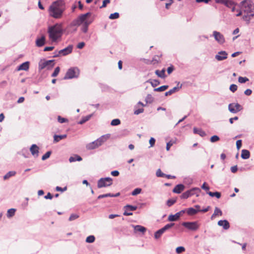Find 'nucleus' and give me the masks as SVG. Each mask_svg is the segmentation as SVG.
Instances as JSON below:
<instances>
[{
	"instance_id": "f257e3e1",
	"label": "nucleus",
	"mask_w": 254,
	"mask_h": 254,
	"mask_svg": "<svg viewBox=\"0 0 254 254\" xmlns=\"http://www.w3.org/2000/svg\"><path fill=\"white\" fill-rule=\"evenodd\" d=\"M65 10L64 2L62 0H58L53 2L50 5L48 12L50 16L55 19H60L62 17Z\"/></svg>"
},
{
	"instance_id": "f03ea898",
	"label": "nucleus",
	"mask_w": 254,
	"mask_h": 254,
	"mask_svg": "<svg viewBox=\"0 0 254 254\" xmlns=\"http://www.w3.org/2000/svg\"><path fill=\"white\" fill-rule=\"evenodd\" d=\"M91 15V13L90 12L79 15L76 19L71 22L70 26H77L82 25L81 31L83 33H86L88 30L89 25L92 22V20L88 18Z\"/></svg>"
},
{
	"instance_id": "7ed1b4c3",
	"label": "nucleus",
	"mask_w": 254,
	"mask_h": 254,
	"mask_svg": "<svg viewBox=\"0 0 254 254\" xmlns=\"http://www.w3.org/2000/svg\"><path fill=\"white\" fill-rule=\"evenodd\" d=\"M48 33L49 38L53 42L57 41L62 35V25L61 24L56 23L54 25L49 26Z\"/></svg>"
},
{
	"instance_id": "20e7f679",
	"label": "nucleus",
	"mask_w": 254,
	"mask_h": 254,
	"mask_svg": "<svg viewBox=\"0 0 254 254\" xmlns=\"http://www.w3.org/2000/svg\"><path fill=\"white\" fill-rule=\"evenodd\" d=\"M241 9L246 14L254 16V4L251 0H245L241 2Z\"/></svg>"
},
{
	"instance_id": "39448f33",
	"label": "nucleus",
	"mask_w": 254,
	"mask_h": 254,
	"mask_svg": "<svg viewBox=\"0 0 254 254\" xmlns=\"http://www.w3.org/2000/svg\"><path fill=\"white\" fill-rule=\"evenodd\" d=\"M79 69L77 67H70L66 71L64 79H69L76 78L79 76Z\"/></svg>"
},
{
	"instance_id": "423d86ee",
	"label": "nucleus",
	"mask_w": 254,
	"mask_h": 254,
	"mask_svg": "<svg viewBox=\"0 0 254 254\" xmlns=\"http://www.w3.org/2000/svg\"><path fill=\"white\" fill-rule=\"evenodd\" d=\"M113 184V179L110 177L100 178L97 182V187L99 189L108 187Z\"/></svg>"
},
{
	"instance_id": "0eeeda50",
	"label": "nucleus",
	"mask_w": 254,
	"mask_h": 254,
	"mask_svg": "<svg viewBox=\"0 0 254 254\" xmlns=\"http://www.w3.org/2000/svg\"><path fill=\"white\" fill-rule=\"evenodd\" d=\"M201 192V190L198 188H193L191 189L188 190L184 193L181 195V198L187 199L189 197L196 195V196L199 195V193Z\"/></svg>"
},
{
	"instance_id": "6e6552de",
	"label": "nucleus",
	"mask_w": 254,
	"mask_h": 254,
	"mask_svg": "<svg viewBox=\"0 0 254 254\" xmlns=\"http://www.w3.org/2000/svg\"><path fill=\"white\" fill-rule=\"evenodd\" d=\"M54 64V60H53L48 61L43 60L39 63V69L41 70L45 68H47V69H50L53 67Z\"/></svg>"
},
{
	"instance_id": "1a4fd4ad",
	"label": "nucleus",
	"mask_w": 254,
	"mask_h": 254,
	"mask_svg": "<svg viewBox=\"0 0 254 254\" xmlns=\"http://www.w3.org/2000/svg\"><path fill=\"white\" fill-rule=\"evenodd\" d=\"M73 50V46L72 45H68L65 48L58 51V55L53 56L54 58L60 57L61 56H65L70 54Z\"/></svg>"
},
{
	"instance_id": "9d476101",
	"label": "nucleus",
	"mask_w": 254,
	"mask_h": 254,
	"mask_svg": "<svg viewBox=\"0 0 254 254\" xmlns=\"http://www.w3.org/2000/svg\"><path fill=\"white\" fill-rule=\"evenodd\" d=\"M182 225L191 231H196L199 228V225L197 222H183Z\"/></svg>"
},
{
	"instance_id": "9b49d317",
	"label": "nucleus",
	"mask_w": 254,
	"mask_h": 254,
	"mask_svg": "<svg viewBox=\"0 0 254 254\" xmlns=\"http://www.w3.org/2000/svg\"><path fill=\"white\" fill-rule=\"evenodd\" d=\"M243 107L238 103H230L228 105L229 111L233 114H236L243 110Z\"/></svg>"
},
{
	"instance_id": "f8f14e48",
	"label": "nucleus",
	"mask_w": 254,
	"mask_h": 254,
	"mask_svg": "<svg viewBox=\"0 0 254 254\" xmlns=\"http://www.w3.org/2000/svg\"><path fill=\"white\" fill-rule=\"evenodd\" d=\"M213 36L215 40L220 44H223L225 42L224 36L219 32L214 31L213 32Z\"/></svg>"
},
{
	"instance_id": "ddd939ff",
	"label": "nucleus",
	"mask_w": 254,
	"mask_h": 254,
	"mask_svg": "<svg viewBox=\"0 0 254 254\" xmlns=\"http://www.w3.org/2000/svg\"><path fill=\"white\" fill-rule=\"evenodd\" d=\"M137 208L136 206H133L131 205L127 204L124 206L125 211L123 213L125 216H130L133 214L132 212L129 211H132L136 210Z\"/></svg>"
},
{
	"instance_id": "4468645a",
	"label": "nucleus",
	"mask_w": 254,
	"mask_h": 254,
	"mask_svg": "<svg viewBox=\"0 0 254 254\" xmlns=\"http://www.w3.org/2000/svg\"><path fill=\"white\" fill-rule=\"evenodd\" d=\"M186 212V210H182L177 213H176L174 215H170L168 217V220L169 221H175L179 219L180 216L184 213Z\"/></svg>"
},
{
	"instance_id": "2eb2a0df",
	"label": "nucleus",
	"mask_w": 254,
	"mask_h": 254,
	"mask_svg": "<svg viewBox=\"0 0 254 254\" xmlns=\"http://www.w3.org/2000/svg\"><path fill=\"white\" fill-rule=\"evenodd\" d=\"M228 53L224 51H221L215 55V58L218 61H223L227 58Z\"/></svg>"
},
{
	"instance_id": "dca6fc26",
	"label": "nucleus",
	"mask_w": 254,
	"mask_h": 254,
	"mask_svg": "<svg viewBox=\"0 0 254 254\" xmlns=\"http://www.w3.org/2000/svg\"><path fill=\"white\" fill-rule=\"evenodd\" d=\"M36 45L38 47H41L45 44L46 37L44 35H42L40 37H37L36 40Z\"/></svg>"
},
{
	"instance_id": "f3484780",
	"label": "nucleus",
	"mask_w": 254,
	"mask_h": 254,
	"mask_svg": "<svg viewBox=\"0 0 254 254\" xmlns=\"http://www.w3.org/2000/svg\"><path fill=\"white\" fill-rule=\"evenodd\" d=\"M39 147L35 144H32L30 148V151L32 155L35 157L38 156L39 152Z\"/></svg>"
},
{
	"instance_id": "a211bd4d",
	"label": "nucleus",
	"mask_w": 254,
	"mask_h": 254,
	"mask_svg": "<svg viewBox=\"0 0 254 254\" xmlns=\"http://www.w3.org/2000/svg\"><path fill=\"white\" fill-rule=\"evenodd\" d=\"M110 134H106L102 135L101 137L97 139L98 142V145L101 146L104 142H105L110 137Z\"/></svg>"
},
{
	"instance_id": "6ab92c4d",
	"label": "nucleus",
	"mask_w": 254,
	"mask_h": 254,
	"mask_svg": "<svg viewBox=\"0 0 254 254\" xmlns=\"http://www.w3.org/2000/svg\"><path fill=\"white\" fill-rule=\"evenodd\" d=\"M182 84H180V82L178 83L177 86L174 87L172 89H170L169 91L166 92L165 94L166 96H168L169 95H171L176 92L178 91L180 89L182 88Z\"/></svg>"
},
{
	"instance_id": "aec40b11",
	"label": "nucleus",
	"mask_w": 254,
	"mask_h": 254,
	"mask_svg": "<svg viewBox=\"0 0 254 254\" xmlns=\"http://www.w3.org/2000/svg\"><path fill=\"white\" fill-rule=\"evenodd\" d=\"M29 64L30 63L29 62H25L21 64H20L17 67V70H25L27 71L29 68Z\"/></svg>"
},
{
	"instance_id": "412c9836",
	"label": "nucleus",
	"mask_w": 254,
	"mask_h": 254,
	"mask_svg": "<svg viewBox=\"0 0 254 254\" xmlns=\"http://www.w3.org/2000/svg\"><path fill=\"white\" fill-rule=\"evenodd\" d=\"M99 146H100L98 145V142L97 140L96 139V140H95L92 142L88 143L86 145V148L88 150H93V149H96V148L99 147Z\"/></svg>"
},
{
	"instance_id": "4be33fe9",
	"label": "nucleus",
	"mask_w": 254,
	"mask_h": 254,
	"mask_svg": "<svg viewBox=\"0 0 254 254\" xmlns=\"http://www.w3.org/2000/svg\"><path fill=\"white\" fill-rule=\"evenodd\" d=\"M218 225L222 226L224 229L228 230L230 228V224L226 220H221L218 222Z\"/></svg>"
},
{
	"instance_id": "5701e85b",
	"label": "nucleus",
	"mask_w": 254,
	"mask_h": 254,
	"mask_svg": "<svg viewBox=\"0 0 254 254\" xmlns=\"http://www.w3.org/2000/svg\"><path fill=\"white\" fill-rule=\"evenodd\" d=\"M185 189V186L183 184H178L174 188L173 191L176 193H180Z\"/></svg>"
},
{
	"instance_id": "b1692460",
	"label": "nucleus",
	"mask_w": 254,
	"mask_h": 254,
	"mask_svg": "<svg viewBox=\"0 0 254 254\" xmlns=\"http://www.w3.org/2000/svg\"><path fill=\"white\" fill-rule=\"evenodd\" d=\"M133 228L135 232H139L144 234L146 231V228L141 225L133 226Z\"/></svg>"
},
{
	"instance_id": "393cba45",
	"label": "nucleus",
	"mask_w": 254,
	"mask_h": 254,
	"mask_svg": "<svg viewBox=\"0 0 254 254\" xmlns=\"http://www.w3.org/2000/svg\"><path fill=\"white\" fill-rule=\"evenodd\" d=\"M66 136H67V135L66 134H62V135L55 134L54 136V142L57 143L59 141H60L61 140L66 138Z\"/></svg>"
},
{
	"instance_id": "a878e982",
	"label": "nucleus",
	"mask_w": 254,
	"mask_h": 254,
	"mask_svg": "<svg viewBox=\"0 0 254 254\" xmlns=\"http://www.w3.org/2000/svg\"><path fill=\"white\" fill-rule=\"evenodd\" d=\"M250 157V152L248 150L243 149L241 153V157L243 159H249Z\"/></svg>"
},
{
	"instance_id": "bb28decb",
	"label": "nucleus",
	"mask_w": 254,
	"mask_h": 254,
	"mask_svg": "<svg viewBox=\"0 0 254 254\" xmlns=\"http://www.w3.org/2000/svg\"><path fill=\"white\" fill-rule=\"evenodd\" d=\"M193 132L195 134H198L200 136L203 137L206 135V133L205 131H204L203 130L200 128H197L196 127H194L193 129Z\"/></svg>"
},
{
	"instance_id": "cd10ccee",
	"label": "nucleus",
	"mask_w": 254,
	"mask_h": 254,
	"mask_svg": "<svg viewBox=\"0 0 254 254\" xmlns=\"http://www.w3.org/2000/svg\"><path fill=\"white\" fill-rule=\"evenodd\" d=\"M82 160V158L78 155L75 154L74 156H71L69 158V161L70 163L75 161H81Z\"/></svg>"
},
{
	"instance_id": "c85d7f7f",
	"label": "nucleus",
	"mask_w": 254,
	"mask_h": 254,
	"mask_svg": "<svg viewBox=\"0 0 254 254\" xmlns=\"http://www.w3.org/2000/svg\"><path fill=\"white\" fill-rule=\"evenodd\" d=\"M185 210L186 212H187L189 215H194L198 213V210H195V209L193 207H190Z\"/></svg>"
},
{
	"instance_id": "c756f323",
	"label": "nucleus",
	"mask_w": 254,
	"mask_h": 254,
	"mask_svg": "<svg viewBox=\"0 0 254 254\" xmlns=\"http://www.w3.org/2000/svg\"><path fill=\"white\" fill-rule=\"evenodd\" d=\"M165 69H162L161 70H156L155 72V74L159 77L164 78L165 77Z\"/></svg>"
},
{
	"instance_id": "7c9ffc66",
	"label": "nucleus",
	"mask_w": 254,
	"mask_h": 254,
	"mask_svg": "<svg viewBox=\"0 0 254 254\" xmlns=\"http://www.w3.org/2000/svg\"><path fill=\"white\" fill-rule=\"evenodd\" d=\"M92 116V114L89 115L85 117H84L82 118V119L78 123L79 125H82L88 120L90 119L91 117Z\"/></svg>"
},
{
	"instance_id": "2f4dec72",
	"label": "nucleus",
	"mask_w": 254,
	"mask_h": 254,
	"mask_svg": "<svg viewBox=\"0 0 254 254\" xmlns=\"http://www.w3.org/2000/svg\"><path fill=\"white\" fill-rule=\"evenodd\" d=\"M207 193L211 197H216L217 198H219L221 197V193L218 191L211 192L208 191Z\"/></svg>"
},
{
	"instance_id": "473e14b6",
	"label": "nucleus",
	"mask_w": 254,
	"mask_h": 254,
	"mask_svg": "<svg viewBox=\"0 0 254 254\" xmlns=\"http://www.w3.org/2000/svg\"><path fill=\"white\" fill-rule=\"evenodd\" d=\"M147 82L150 83L151 84L152 86L153 87H156L157 85H158L160 83V81L158 80H156V79H154V80L149 79L147 81Z\"/></svg>"
},
{
	"instance_id": "72a5a7b5",
	"label": "nucleus",
	"mask_w": 254,
	"mask_h": 254,
	"mask_svg": "<svg viewBox=\"0 0 254 254\" xmlns=\"http://www.w3.org/2000/svg\"><path fill=\"white\" fill-rule=\"evenodd\" d=\"M16 174L15 171H9L8 173H7L4 176H3V179L4 180H7L9 178L15 176Z\"/></svg>"
},
{
	"instance_id": "f704fd0d",
	"label": "nucleus",
	"mask_w": 254,
	"mask_h": 254,
	"mask_svg": "<svg viewBox=\"0 0 254 254\" xmlns=\"http://www.w3.org/2000/svg\"><path fill=\"white\" fill-rule=\"evenodd\" d=\"M164 232L163 231V230H162V229L161 228L160 229L157 230L156 232H155V233H154V238L155 239H159L162 235L164 233Z\"/></svg>"
},
{
	"instance_id": "c9c22d12",
	"label": "nucleus",
	"mask_w": 254,
	"mask_h": 254,
	"mask_svg": "<svg viewBox=\"0 0 254 254\" xmlns=\"http://www.w3.org/2000/svg\"><path fill=\"white\" fill-rule=\"evenodd\" d=\"M254 16H250V14H247L246 15H244L242 18L243 19L247 22V24H249L250 22V20Z\"/></svg>"
},
{
	"instance_id": "e433bc0d",
	"label": "nucleus",
	"mask_w": 254,
	"mask_h": 254,
	"mask_svg": "<svg viewBox=\"0 0 254 254\" xmlns=\"http://www.w3.org/2000/svg\"><path fill=\"white\" fill-rule=\"evenodd\" d=\"M16 211V209L14 208H10L8 210L7 212V217L8 218H10L14 216L15 212Z\"/></svg>"
},
{
	"instance_id": "4c0bfd02",
	"label": "nucleus",
	"mask_w": 254,
	"mask_h": 254,
	"mask_svg": "<svg viewBox=\"0 0 254 254\" xmlns=\"http://www.w3.org/2000/svg\"><path fill=\"white\" fill-rule=\"evenodd\" d=\"M169 86L168 85H163L162 86H160L159 87L155 88L154 89V91H157V92H162L166 90L167 89H168Z\"/></svg>"
},
{
	"instance_id": "58836bf2",
	"label": "nucleus",
	"mask_w": 254,
	"mask_h": 254,
	"mask_svg": "<svg viewBox=\"0 0 254 254\" xmlns=\"http://www.w3.org/2000/svg\"><path fill=\"white\" fill-rule=\"evenodd\" d=\"M175 225L174 223H171L166 224L165 226H164L163 228H162V230L164 232H165L167 230L169 229L170 228H172L173 226H174Z\"/></svg>"
},
{
	"instance_id": "ea45409f",
	"label": "nucleus",
	"mask_w": 254,
	"mask_h": 254,
	"mask_svg": "<svg viewBox=\"0 0 254 254\" xmlns=\"http://www.w3.org/2000/svg\"><path fill=\"white\" fill-rule=\"evenodd\" d=\"M95 238L93 235L88 236L86 239V242L88 243H92L95 241Z\"/></svg>"
},
{
	"instance_id": "a19ab883",
	"label": "nucleus",
	"mask_w": 254,
	"mask_h": 254,
	"mask_svg": "<svg viewBox=\"0 0 254 254\" xmlns=\"http://www.w3.org/2000/svg\"><path fill=\"white\" fill-rule=\"evenodd\" d=\"M153 100L154 99L151 94H148L145 98V101L147 103H151Z\"/></svg>"
},
{
	"instance_id": "79ce46f5",
	"label": "nucleus",
	"mask_w": 254,
	"mask_h": 254,
	"mask_svg": "<svg viewBox=\"0 0 254 254\" xmlns=\"http://www.w3.org/2000/svg\"><path fill=\"white\" fill-rule=\"evenodd\" d=\"M121 124V121L118 119H115L111 121V125L112 126H118Z\"/></svg>"
},
{
	"instance_id": "37998d69",
	"label": "nucleus",
	"mask_w": 254,
	"mask_h": 254,
	"mask_svg": "<svg viewBox=\"0 0 254 254\" xmlns=\"http://www.w3.org/2000/svg\"><path fill=\"white\" fill-rule=\"evenodd\" d=\"M249 80V78L247 77L240 76L238 78V81L241 83H245Z\"/></svg>"
},
{
	"instance_id": "c03bdc74",
	"label": "nucleus",
	"mask_w": 254,
	"mask_h": 254,
	"mask_svg": "<svg viewBox=\"0 0 254 254\" xmlns=\"http://www.w3.org/2000/svg\"><path fill=\"white\" fill-rule=\"evenodd\" d=\"M120 14L118 12H115L112 13L109 16V18L110 19H116L119 17Z\"/></svg>"
},
{
	"instance_id": "a18cd8bd",
	"label": "nucleus",
	"mask_w": 254,
	"mask_h": 254,
	"mask_svg": "<svg viewBox=\"0 0 254 254\" xmlns=\"http://www.w3.org/2000/svg\"><path fill=\"white\" fill-rule=\"evenodd\" d=\"M235 4L234 2L231 0H226L224 4L225 6L231 8Z\"/></svg>"
},
{
	"instance_id": "49530a36",
	"label": "nucleus",
	"mask_w": 254,
	"mask_h": 254,
	"mask_svg": "<svg viewBox=\"0 0 254 254\" xmlns=\"http://www.w3.org/2000/svg\"><path fill=\"white\" fill-rule=\"evenodd\" d=\"M141 190H142L140 188H136L131 192V195L133 196L139 194L141 192Z\"/></svg>"
},
{
	"instance_id": "de8ad7c7",
	"label": "nucleus",
	"mask_w": 254,
	"mask_h": 254,
	"mask_svg": "<svg viewBox=\"0 0 254 254\" xmlns=\"http://www.w3.org/2000/svg\"><path fill=\"white\" fill-rule=\"evenodd\" d=\"M220 140V138L218 135H214L211 137L210 141L211 142H216Z\"/></svg>"
},
{
	"instance_id": "09e8293b",
	"label": "nucleus",
	"mask_w": 254,
	"mask_h": 254,
	"mask_svg": "<svg viewBox=\"0 0 254 254\" xmlns=\"http://www.w3.org/2000/svg\"><path fill=\"white\" fill-rule=\"evenodd\" d=\"M51 153H52V151H47L42 157V160H46L47 159L49 158L50 156V155H51Z\"/></svg>"
},
{
	"instance_id": "8fccbe9b",
	"label": "nucleus",
	"mask_w": 254,
	"mask_h": 254,
	"mask_svg": "<svg viewBox=\"0 0 254 254\" xmlns=\"http://www.w3.org/2000/svg\"><path fill=\"white\" fill-rule=\"evenodd\" d=\"M60 71V67H59V66L56 67L54 70V71L52 74L51 76L52 77H56L58 75Z\"/></svg>"
},
{
	"instance_id": "3c124183",
	"label": "nucleus",
	"mask_w": 254,
	"mask_h": 254,
	"mask_svg": "<svg viewBox=\"0 0 254 254\" xmlns=\"http://www.w3.org/2000/svg\"><path fill=\"white\" fill-rule=\"evenodd\" d=\"M156 175L158 177H165L166 174L162 173L160 169H158L156 171Z\"/></svg>"
},
{
	"instance_id": "603ef678",
	"label": "nucleus",
	"mask_w": 254,
	"mask_h": 254,
	"mask_svg": "<svg viewBox=\"0 0 254 254\" xmlns=\"http://www.w3.org/2000/svg\"><path fill=\"white\" fill-rule=\"evenodd\" d=\"M185 251V248L184 247L180 246L176 248V252L177 254H181Z\"/></svg>"
},
{
	"instance_id": "864d4df0",
	"label": "nucleus",
	"mask_w": 254,
	"mask_h": 254,
	"mask_svg": "<svg viewBox=\"0 0 254 254\" xmlns=\"http://www.w3.org/2000/svg\"><path fill=\"white\" fill-rule=\"evenodd\" d=\"M222 214V211L219 209L218 208V207H215V210H214V213H213V215H220L221 216Z\"/></svg>"
},
{
	"instance_id": "5fc2aeb1",
	"label": "nucleus",
	"mask_w": 254,
	"mask_h": 254,
	"mask_svg": "<svg viewBox=\"0 0 254 254\" xmlns=\"http://www.w3.org/2000/svg\"><path fill=\"white\" fill-rule=\"evenodd\" d=\"M79 217V215L76 214H72L70 215L68 218V220L70 221L75 220Z\"/></svg>"
},
{
	"instance_id": "6e6d98bb",
	"label": "nucleus",
	"mask_w": 254,
	"mask_h": 254,
	"mask_svg": "<svg viewBox=\"0 0 254 254\" xmlns=\"http://www.w3.org/2000/svg\"><path fill=\"white\" fill-rule=\"evenodd\" d=\"M238 87L236 84H232L230 85L229 89L232 92H235L237 90Z\"/></svg>"
},
{
	"instance_id": "4d7b16f0",
	"label": "nucleus",
	"mask_w": 254,
	"mask_h": 254,
	"mask_svg": "<svg viewBox=\"0 0 254 254\" xmlns=\"http://www.w3.org/2000/svg\"><path fill=\"white\" fill-rule=\"evenodd\" d=\"M58 121L60 123H64L67 122V120L65 118H63L60 116L58 117Z\"/></svg>"
},
{
	"instance_id": "13d9d810",
	"label": "nucleus",
	"mask_w": 254,
	"mask_h": 254,
	"mask_svg": "<svg viewBox=\"0 0 254 254\" xmlns=\"http://www.w3.org/2000/svg\"><path fill=\"white\" fill-rule=\"evenodd\" d=\"M176 202V200H174V199H168L167 201V205L169 206V207H170L172 205H173Z\"/></svg>"
},
{
	"instance_id": "bf43d9fd",
	"label": "nucleus",
	"mask_w": 254,
	"mask_h": 254,
	"mask_svg": "<svg viewBox=\"0 0 254 254\" xmlns=\"http://www.w3.org/2000/svg\"><path fill=\"white\" fill-rule=\"evenodd\" d=\"M111 193H106V194H101L98 196V199H101V198H105V197H111Z\"/></svg>"
},
{
	"instance_id": "052dcab7",
	"label": "nucleus",
	"mask_w": 254,
	"mask_h": 254,
	"mask_svg": "<svg viewBox=\"0 0 254 254\" xmlns=\"http://www.w3.org/2000/svg\"><path fill=\"white\" fill-rule=\"evenodd\" d=\"M144 112V109L143 108H139L136 110H135L134 111V114L135 115H139L140 113H142Z\"/></svg>"
},
{
	"instance_id": "680f3d73",
	"label": "nucleus",
	"mask_w": 254,
	"mask_h": 254,
	"mask_svg": "<svg viewBox=\"0 0 254 254\" xmlns=\"http://www.w3.org/2000/svg\"><path fill=\"white\" fill-rule=\"evenodd\" d=\"M110 2V0H104L103 1L102 5L100 7V8H104L107 6V4Z\"/></svg>"
},
{
	"instance_id": "e2e57ef3",
	"label": "nucleus",
	"mask_w": 254,
	"mask_h": 254,
	"mask_svg": "<svg viewBox=\"0 0 254 254\" xmlns=\"http://www.w3.org/2000/svg\"><path fill=\"white\" fill-rule=\"evenodd\" d=\"M242 145V140H238L236 142V147L238 150H239Z\"/></svg>"
},
{
	"instance_id": "0e129e2a",
	"label": "nucleus",
	"mask_w": 254,
	"mask_h": 254,
	"mask_svg": "<svg viewBox=\"0 0 254 254\" xmlns=\"http://www.w3.org/2000/svg\"><path fill=\"white\" fill-rule=\"evenodd\" d=\"M174 142H172V141H170L169 142H168L167 143V145H166V150L167 151H169L170 149V147L173 145Z\"/></svg>"
},
{
	"instance_id": "69168bd1",
	"label": "nucleus",
	"mask_w": 254,
	"mask_h": 254,
	"mask_svg": "<svg viewBox=\"0 0 254 254\" xmlns=\"http://www.w3.org/2000/svg\"><path fill=\"white\" fill-rule=\"evenodd\" d=\"M201 188L205 190H208L209 189V186H208L206 184V182H204L202 185L201 186Z\"/></svg>"
},
{
	"instance_id": "338daca9",
	"label": "nucleus",
	"mask_w": 254,
	"mask_h": 254,
	"mask_svg": "<svg viewBox=\"0 0 254 254\" xmlns=\"http://www.w3.org/2000/svg\"><path fill=\"white\" fill-rule=\"evenodd\" d=\"M111 174L113 176H114V177H118L119 174H120V173L117 170H115V171H113L111 172Z\"/></svg>"
},
{
	"instance_id": "774afa93",
	"label": "nucleus",
	"mask_w": 254,
	"mask_h": 254,
	"mask_svg": "<svg viewBox=\"0 0 254 254\" xmlns=\"http://www.w3.org/2000/svg\"><path fill=\"white\" fill-rule=\"evenodd\" d=\"M155 143V139L153 137H151L149 140V144L150 145V147H152L154 145Z\"/></svg>"
}]
</instances>
